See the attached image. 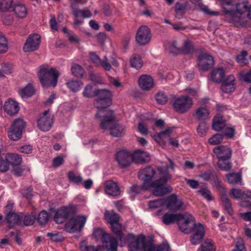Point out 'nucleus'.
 <instances>
[{
    "label": "nucleus",
    "mask_w": 251,
    "mask_h": 251,
    "mask_svg": "<svg viewBox=\"0 0 251 251\" xmlns=\"http://www.w3.org/2000/svg\"><path fill=\"white\" fill-rule=\"evenodd\" d=\"M140 88L144 91H149L154 87V80L152 77L147 75H141L138 80Z\"/></svg>",
    "instance_id": "nucleus-23"
},
{
    "label": "nucleus",
    "mask_w": 251,
    "mask_h": 251,
    "mask_svg": "<svg viewBox=\"0 0 251 251\" xmlns=\"http://www.w3.org/2000/svg\"><path fill=\"white\" fill-rule=\"evenodd\" d=\"M201 247L202 251H215L216 250L213 241L210 239L205 240Z\"/></svg>",
    "instance_id": "nucleus-43"
},
{
    "label": "nucleus",
    "mask_w": 251,
    "mask_h": 251,
    "mask_svg": "<svg viewBox=\"0 0 251 251\" xmlns=\"http://www.w3.org/2000/svg\"><path fill=\"white\" fill-rule=\"evenodd\" d=\"M7 41L5 36L0 32V53L5 52L7 50Z\"/></svg>",
    "instance_id": "nucleus-55"
},
{
    "label": "nucleus",
    "mask_w": 251,
    "mask_h": 251,
    "mask_svg": "<svg viewBox=\"0 0 251 251\" xmlns=\"http://www.w3.org/2000/svg\"><path fill=\"white\" fill-rule=\"evenodd\" d=\"M108 117L100 120V126L102 129H109L110 134L114 137H121L123 136L126 131L125 126L119 124L114 121V116L113 111H107Z\"/></svg>",
    "instance_id": "nucleus-4"
},
{
    "label": "nucleus",
    "mask_w": 251,
    "mask_h": 251,
    "mask_svg": "<svg viewBox=\"0 0 251 251\" xmlns=\"http://www.w3.org/2000/svg\"><path fill=\"white\" fill-rule=\"evenodd\" d=\"M180 214H174L171 212L165 213L161 218L163 224L166 225L172 224L175 222H177Z\"/></svg>",
    "instance_id": "nucleus-31"
},
{
    "label": "nucleus",
    "mask_w": 251,
    "mask_h": 251,
    "mask_svg": "<svg viewBox=\"0 0 251 251\" xmlns=\"http://www.w3.org/2000/svg\"><path fill=\"white\" fill-rule=\"evenodd\" d=\"M185 9V5L181 2H177L175 5L176 12L177 16H181Z\"/></svg>",
    "instance_id": "nucleus-64"
},
{
    "label": "nucleus",
    "mask_w": 251,
    "mask_h": 251,
    "mask_svg": "<svg viewBox=\"0 0 251 251\" xmlns=\"http://www.w3.org/2000/svg\"><path fill=\"white\" fill-rule=\"evenodd\" d=\"M235 77L231 75L226 77V79L223 82L221 90L225 93H231L235 90Z\"/></svg>",
    "instance_id": "nucleus-26"
},
{
    "label": "nucleus",
    "mask_w": 251,
    "mask_h": 251,
    "mask_svg": "<svg viewBox=\"0 0 251 251\" xmlns=\"http://www.w3.org/2000/svg\"><path fill=\"white\" fill-rule=\"evenodd\" d=\"M113 232L117 236L119 240L122 241L123 237L122 226L119 222L111 225Z\"/></svg>",
    "instance_id": "nucleus-42"
},
{
    "label": "nucleus",
    "mask_w": 251,
    "mask_h": 251,
    "mask_svg": "<svg viewBox=\"0 0 251 251\" xmlns=\"http://www.w3.org/2000/svg\"><path fill=\"white\" fill-rule=\"evenodd\" d=\"M47 236L50 238V240L54 242H60L64 240V238L60 233H47Z\"/></svg>",
    "instance_id": "nucleus-61"
},
{
    "label": "nucleus",
    "mask_w": 251,
    "mask_h": 251,
    "mask_svg": "<svg viewBox=\"0 0 251 251\" xmlns=\"http://www.w3.org/2000/svg\"><path fill=\"white\" fill-rule=\"evenodd\" d=\"M214 186L221 193V201L225 209L229 215H231L232 214L231 204L227 198L225 188L223 186L221 182L219 180L215 182Z\"/></svg>",
    "instance_id": "nucleus-16"
},
{
    "label": "nucleus",
    "mask_w": 251,
    "mask_h": 251,
    "mask_svg": "<svg viewBox=\"0 0 251 251\" xmlns=\"http://www.w3.org/2000/svg\"><path fill=\"white\" fill-rule=\"evenodd\" d=\"M169 166L159 167L158 173L151 166L146 167L138 173L139 178L143 181L142 187L145 190L152 189V194L155 196H161L172 191V188L166 183L172 177L168 173L169 169L174 170L173 161L169 159Z\"/></svg>",
    "instance_id": "nucleus-1"
},
{
    "label": "nucleus",
    "mask_w": 251,
    "mask_h": 251,
    "mask_svg": "<svg viewBox=\"0 0 251 251\" xmlns=\"http://www.w3.org/2000/svg\"><path fill=\"white\" fill-rule=\"evenodd\" d=\"M222 7L228 22L236 26L245 25L246 23L245 12H248V17L251 19V5L249 6L248 0H241L237 3L236 5V11L233 10L234 6L231 1L225 0L223 1Z\"/></svg>",
    "instance_id": "nucleus-2"
},
{
    "label": "nucleus",
    "mask_w": 251,
    "mask_h": 251,
    "mask_svg": "<svg viewBox=\"0 0 251 251\" xmlns=\"http://www.w3.org/2000/svg\"><path fill=\"white\" fill-rule=\"evenodd\" d=\"M223 139V135L222 134H216L208 140V142L211 145H216L221 143Z\"/></svg>",
    "instance_id": "nucleus-57"
},
{
    "label": "nucleus",
    "mask_w": 251,
    "mask_h": 251,
    "mask_svg": "<svg viewBox=\"0 0 251 251\" xmlns=\"http://www.w3.org/2000/svg\"><path fill=\"white\" fill-rule=\"evenodd\" d=\"M108 97L102 99L100 98H97L94 101V105L96 108L98 109V112L96 114L97 118H99L100 120L103 118H107L108 117V114H106L107 111H112L105 108L110 106L112 103V100H109Z\"/></svg>",
    "instance_id": "nucleus-10"
},
{
    "label": "nucleus",
    "mask_w": 251,
    "mask_h": 251,
    "mask_svg": "<svg viewBox=\"0 0 251 251\" xmlns=\"http://www.w3.org/2000/svg\"><path fill=\"white\" fill-rule=\"evenodd\" d=\"M68 88L73 92L79 91L82 85V83L78 80H71L67 83Z\"/></svg>",
    "instance_id": "nucleus-44"
},
{
    "label": "nucleus",
    "mask_w": 251,
    "mask_h": 251,
    "mask_svg": "<svg viewBox=\"0 0 251 251\" xmlns=\"http://www.w3.org/2000/svg\"><path fill=\"white\" fill-rule=\"evenodd\" d=\"M193 231L194 234L191 237L190 241L192 244L196 245L203 239L205 234V228L202 224L199 223L195 226Z\"/></svg>",
    "instance_id": "nucleus-22"
},
{
    "label": "nucleus",
    "mask_w": 251,
    "mask_h": 251,
    "mask_svg": "<svg viewBox=\"0 0 251 251\" xmlns=\"http://www.w3.org/2000/svg\"><path fill=\"white\" fill-rule=\"evenodd\" d=\"M247 52L246 51H242L241 53L236 57L237 62L241 65H245L248 63L247 59Z\"/></svg>",
    "instance_id": "nucleus-58"
},
{
    "label": "nucleus",
    "mask_w": 251,
    "mask_h": 251,
    "mask_svg": "<svg viewBox=\"0 0 251 251\" xmlns=\"http://www.w3.org/2000/svg\"><path fill=\"white\" fill-rule=\"evenodd\" d=\"M35 90L32 85L27 84L25 87L19 90V94L22 98L31 97L34 93Z\"/></svg>",
    "instance_id": "nucleus-37"
},
{
    "label": "nucleus",
    "mask_w": 251,
    "mask_h": 251,
    "mask_svg": "<svg viewBox=\"0 0 251 251\" xmlns=\"http://www.w3.org/2000/svg\"><path fill=\"white\" fill-rule=\"evenodd\" d=\"M68 177L70 181L77 184H79L82 181V178L80 175L75 174L73 172L68 173Z\"/></svg>",
    "instance_id": "nucleus-52"
},
{
    "label": "nucleus",
    "mask_w": 251,
    "mask_h": 251,
    "mask_svg": "<svg viewBox=\"0 0 251 251\" xmlns=\"http://www.w3.org/2000/svg\"><path fill=\"white\" fill-rule=\"evenodd\" d=\"M222 131L223 132V135L227 138H232L235 134V129L234 127L229 125H226L225 126Z\"/></svg>",
    "instance_id": "nucleus-53"
},
{
    "label": "nucleus",
    "mask_w": 251,
    "mask_h": 251,
    "mask_svg": "<svg viewBox=\"0 0 251 251\" xmlns=\"http://www.w3.org/2000/svg\"><path fill=\"white\" fill-rule=\"evenodd\" d=\"M209 113L207 108H198L196 111L195 116L199 120H205L209 118Z\"/></svg>",
    "instance_id": "nucleus-40"
},
{
    "label": "nucleus",
    "mask_w": 251,
    "mask_h": 251,
    "mask_svg": "<svg viewBox=\"0 0 251 251\" xmlns=\"http://www.w3.org/2000/svg\"><path fill=\"white\" fill-rule=\"evenodd\" d=\"M116 159L121 167H128L131 162L132 155L129 152L121 151L117 152Z\"/></svg>",
    "instance_id": "nucleus-21"
},
{
    "label": "nucleus",
    "mask_w": 251,
    "mask_h": 251,
    "mask_svg": "<svg viewBox=\"0 0 251 251\" xmlns=\"http://www.w3.org/2000/svg\"><path fill=\"white\" fill-rule=\"evenodd\" d=\"M93 235L97 240L101 239L102 246L95 248L93 246H86L84 243H82L80 245L81 251H103V248L107 251H117L118 243L116 238L100 228L95 229Z\"/></svg>",
    "instance_id": "nucleus-3"
},
{
    "label": "nucleus",
    "mask_w": 251,
    "mask_h": 251,
    "mask_svg": "<svg viewBox=\"0 0 251 251\" xmlns=\"http://www.w3.org/2000/svg\"><path fill=\"white\" fill-rule=\"evenodd\" d=\"M7 222L9 224L10 227L17 224L19 221V217L15 213H10L6 216Z\"/></svg>",
    "instance_id": "nucleus-50"
},
{
    "label": "nucleus",
    "mask_w": 251,
    "mask_h": 251,
    "mask_svg": "<svg viewBox=\"0 0 251 251\" xmlns=\"http://www.w3.org/2000/svg\"><path fill=\"white\" fill-rule=\"evenodd\" d=\"M170 247L168 243H163L159 245L155 246L150 242V244L148 245L146 251H170Z\"/></svg>",
    "instance_id": "nucleus-36"
},
{
    "label": "nucleus",
    "mask_w": 251,
    "mask_h": 251,
    "mask_svg": "<svg viewBox=\"0 0 251 251\" xmlns=\"http://www.w3.org/2000/svg\"><path fill=\"white\" fill-rule=\"evenodd\" d=\"M192 99L187 96H182L176 98L173 103L175 110L180 113L188 111L193 105Z\"/></svg>",
    "instance_id": "nucleus-11"
},
{
    "label": "nucleus",
    "mask_w": 251,
    "mask_h": 251,
    "mask_svg": "<svg viewBox=\"0 0 251 251\" xmlns=\"http://www.w3.org/2000/svg\"><path fill=\"white\" fill-rule=\"evenodd\" d=\"M132 160L137 164H143L149 162L150 160V154L142 150H137L131 154Z\"/></svg>",
    "instance_id": "nucleus-24"
},
{
    "label": "nucleus",
    "mask_w": 251,
    "mask_h": 251,
    "mask_svg": "<svg viewBox=\"0 0 251 251\" xmlns=\"http://www.w3.org/2000/svg\"><path fill=\"white\" fill-rule=\"evenodd\" d=\"M113 94L112 92L107 89H97V93L96 96L98 98H100L101 99H104L107 97H108V99L109 100H112Z\"/></svg>",
    "instance_id": "nucleus-48"
},
{
    "label": "nucleus",
    "mask_w": 251,
    "mask_h": 251,
    "mask_svg": "<svg viewBox=\"0 0 251 251\" xmlns=\"http://www.w3.org/2000/svg\"><path fill=\"white\" fill-rule=\"evenodd\" d=\"M13 0H0V11L6 12L12 8Z\"/></svg>",
    "instance_id": "nucleus-51"
},
{
    "label": "nucleus",
    "mask_w": 251,
    "mask_h": 251,
    "mask_svg": "<svg viewBox=\"0 0 251 251\" xmlns=\"http://www.w3.org/2000/svg\"><path fill=\"white\" fill-rule=\"evenodd\" d=\"M151 34L150 28L146 25L141 26L137 30L135 39L140 45H145L149 43L151 39Z\"/></svg>",
    "instance_id": "nucleus-14"
},
{
    "label": "nucleus",
    "mask_w": 251,
    "mask_h": 251,
    "mask_svg": "<svg viewBox=\"0 0 251 251\" xmlns=\"http://www.w3.org/2000/svg\"><path fill=\"white\" fill-rule=\"evenodd\" d=\"M104 190L105 193L110 196H117L120 194V188L117 183L111 180L105 181Z\"/></svg>",
    "instance_id": "nucleus-27"
},
{
    "label": "nucleus",
    "mask_w": 251,
    "mask_h": 251,
    "mask_svg": "<svg viewBox=\"0 0 251 251\" xmlns=\"http://www.w3.org/2000/svg\"><path fill=\"white\" fill-rule=\"evenodd\" d=\"M148 205L150 209H156L161 206L165 205V200L158 199L156 200L151 201L149 202Z\"/></svg>",
    "instance_id": "nucleus-54"
},
{
    "label": "nucleus",
    "mask_w": 251,
    "mask_h": 251,
    "mask_svg": "<svg viewBox=\"0 0 251 251\" xmlns=\"http://www.w3.org/2000/svg\"><path fill=\"white\" fill-rule=\"evenodd\" d=\"M71 72L74 75L78 77H82L85 72L82 67L78 64H75L72 67Z\"/></svg>",
    "instance_id": "nucleus-49"
},
{
    "label": "nucleus",
    "mask_w": 251,
    "mask_h": 251,
    "mask_svg": "<svg viewBox=\"0 0 251 251\" xmlns=\"http://www.w3.org/2000/svg\"><path fill=\"white\" fill-rule=\"evenodd\" d=\"M194 51V46L192 42L187 39L183 43L180 49V53L188 54L193 53Z\"/></svg>",
    "instance_id": "nucleus-34"
},
{
    "label": "nucleus",
    "mask_w": 251,
    "mask_h": 251,
    "mask_svg": "<svg viewBox=\"0 0 251 251\" xmlns=\"http://www.w3.org/2000/svg\"><path fill=\"white\" fill-rule=\"evenodd\" d=\"M173 127H169L160 133L151 135L152 138L162 148H165L166 140L173 130Z\"/></svg>",
    "instance_id": "nucleus-20"
},
{
    "label": "nucleus",
    "mask_w": 251,
    "mask_h": 251,
    "mask_svg": "<svg viewBox=\"0 0 251 251\" xmlns=\"http://www.w3.org/2000/svg\"><path fill=\"white\" fill-rule=\"evenodd\" d=\"M3 108L5 112L10 116L17 114L20 109L18 102L11 99H8L4 102Z\"/></svg>",
    "instance_id": "nucleus-25"
},
{
    "label": "nucleus",
    "mask_w": 251,
    "mask_h": 251,
    "mask_svg": "<svg viewBox=\"0 0 251 251\" xmlns=\"http://www.w3.org/2000/svg\"><path fill=\"white\" fill-rule=\"evenodd\" d=\"M155 100L157 102L160 104H164L166 103L168 100V98L164 93L159 92L155 95Z\"/></svg>",
    "instance_id": "nucleus-60"
},
{
    "label": "nucleus",
    "mask_w": 251,
    "mask_h": 251,
    "mask_svg": "<svg viewBox=\"0 0 251 251\" xmlns=\"http://www.w3.org/2000/svg\"><path fill=\"white\" fill-rule=\"evenodd\" d=\"M111 65L115 67H118L119 64L117 60L113 57L108 58L104 56L103 60H101L100 66L102 67L103 69L106 71H110L112 69Z\"/></svg>",
    "instance_id": "nucleus-29"
},
{
    "label": "nucleus",
    "mask_w": 251,
    "mask_h": 251,
    "mask_svg": "<svg viewBox=\"0 0 251 251\" xmlns=\"http://www.w3.org/2000/svg\"><path fill=\"white\" fill-rule=\"evenodd\" d=\"M180 230L185 233H190L194 229L196 224L194 218L190 214H180L177 222Z\"/></svg>",
    "instance_id": "nucleus-7"
},
{
    "label": "nucleus",
    "mask_w": 251,
    "mask_h": 251,
    "mask_svg": "<svg viewBox=\"0 0 251 251\" xmlns=\"http://www.w3.org/2000/svg\"><path fill=\"white\" fill-rule=\"evenodd\" d=\"M12 66L10 64L3 63L0 69V77H4L5 75H9L11 73Z\"/></svg>",
    "instance_id": "nucleus-56"
},
{
    "label": "nucleus",
    "mask_w": 251,
    "mask_h": 251,
    "mask_svg": "<svg viewBox=\"0 0 251 251\" xmlns=\"http://www.w3.org/2000/svg\"><path fill=\"white\" fill-rule=\"evenodd\" d=\"M169 51L174 54H178L180 53L181 47L179 46L176 41H173L168 45L167 47Z\"/></svg>",
    "instance_id": "nucleus-45"
},
{
    "label": "nucleus",
    "mask_w": 251,
    "mask_h": 251,
    "mask_svg": "<svg viewBox=\"0 0 251 251\" xmlns=\"http://www.w3.org/2000/svg\"><path fill=\"white\" fill-rule=\"evenodd\" d=\"M13 11L16 16L19 18H24L27 14V9L25 5L22 3H18L14 5Z\"/></svg>",
    "instance_id": "nucleus-33"
},
{
    "label": "nucleus",
    "mask_w": 251,
    "mask_h": 251,
    "mask_svg": "<svg viewBox=\"0 0 251 251\" xmlns=\"http://www.w3.org/2000/svg\"><path fill=\"white\" fill-rule=\"evenodd\" d=\"M228 183L231 185H235L238 183L242 184V176L239 173L232 172L226 175Z\"/></svg>",
    "instance_id": "nucleus-32"
},
{
    "label": "nucleus",
    "mask_w": 251,
    "mask_h": 251,
    "mask_svg": "<svg viewBox=\"0 0 251 251\" xmlns=\"http://www.w3.org/2000/svg\"><path fill=\"white\" fill-rule=\"evenodd\" d=\"M104 218L110 225L119 222V215L113 211L106 210L104 213Z\"/></svg>",
    "instance_id": "nucleus-39"
},
{
    "label": "nucleus",
    "mask_w": 251,
    "mask_h": 251,
    "mask_svg": "<svg viewBox=\"0 0 251 251\" xmlns=\"http://www.w3.org/2000/svg\"><path fill=\"white\" fill-rule=\"evenodd\" d=\"M126 240L129 242L128 247L131 251H138L141 248L146 251L147 246L150 244V242H147L143 236L139 235L136 238L132 233L127 235Z\"/></svg>",
    "instance_id": "nucleus-9"
},
{
    "label": "nucleus",
    "mask_w": 251,
    "mask_h": 251,
    "mask_svg": "<svg viewBox=\"0 0 251 251\" xmlns=\"http://www.w3.org/2000/svg\"><path fill=\"white\" fill-rule=\"evenodd\" d=\"M87 217L83 215L72 216L66 223L65 228L69 233L80 231L84 227Z\"/></svg>",
    "instance_id": "nucleus-6"
},
{
    "label": "nucleus",
    "mask_w": 251,
    "mask_h": 251,
    "mask_svg": "<svg viewBox=\"0 0 251 251\" xmlns=\"http://www.w3.org/2000/svg\"><path fill=\"white\" fill-rule=\"evenodd\" d=\"M226 125L222 116L218 114L214 117L212 124L214 130L216 131L222 130Z\"/></svg>",
    "instance_id": "nucleus-35"
},
{
    "label": "nucleus",
    "mask_w": 251,
    "mask_h": 251,
    "mask_svg": "<svg viewBox=\"0 0 251 251\" xmlns=\"http://www.w3.org/2000/svg\"><path fill=\"white\" fill-rule=\"evenodd\" d=\"M229 194L234 199H251V191L249 190L242 191L239 188H233L230 190Z\"/></svg>",
    "instance_id": "nucleus-28"
},
{
    "label": "nucleus",
    "mask_w": 251,
    "mask_h": 251,
    "mask_svg": "<svg viewBox=\"0 0 251 251\" xmlns=\"http://www.w3.org/2000/svg\"><path fill=\"white\" fill-rule=\"evenodd\" d=\"M198 192L207 201H211L212 197L209 190L206 188H202Z\"/></svg>",
    "instance_id": "nucleus-62"
},
{
    "label": "nucleus",
    "mask_w": 251,
    "mask_h": 251,
    "mask_svg": "<svg viewBox=\"0 0 251 251\" xmlns=\"http://www.w3.org/2000/svg\"><path fill=\"white\" fill-rule=\"evenodd\" d=\"M53 117L49 110H46L40 114L37 120L39 128L43 131H49L52 126Z\"/></svg>",
    "instance_id": "nucleus-12"
},
{
    "label": "nucleus",
    "mask_w": 251,
    "mask_h": 251,
    "mask_svg": "<svg viewBox=\"0 0 251 251\" xmlns=\"http://www.w3.org/2000/svg\"><path fill=\"white\" fill-rule=\"evenodd\" d=\"M48 219V213L46 211L43 210L39 214L37 220L40 224L45 225L47 223Z\"/></svg>",
    "instance_id": "nucleus-59"
},
{
    "label": "nucleus",
    "mask_w": 251,
    "mask_h": 251,
    "mask_svg": "<svg viewBox=\"0 0 251 251\" xmlns=\"http://www.w3.org/2000/svg\"><path fill=\"white\" fill-rule=\"evenodd\" d=\"M75 212V209L72 206L60 207L57 210L54 217V220L56 223L61 224L68 218L73 216Z\"/></svg>",
    "instance_id": "nucleus-13"
},
{
    "label": "nucleus",
    "mask_w": 251,
    "mask_h": 251,
    "mask_svg": "<svg viewBox=\"0 0 251 251\" xmlns=\"http://www.w3.org/2000/svg\"><path fill=\"white\" fill-rule=\"evenodd\" d=\"M225 75V71L222 68H219L214 70L211 73V78L216 83L222 81Z\"/></svg>",
    "instance_id": "nucleus-38"
},
{
    "label": "nucleus",
    "mask_w": 251,
    "mask_h": 251,
    "mask_svg": "<svg viewBox=\"0 0 251 251\" xmlns=\"http://www.w3.org/2000/svg\"><path fill=\"white\" fill-rule=\"evenodd\" d=\"M229 159H221L218 160V167L224 171H229L231 170L232 165Z\"/></svg>",
    "instance_id": "nucleus-47"
},
{
    "label": "nucleus",
    "mask_w": 251,
    "mask_h": 251,
    "mask_svg": "<svg viewBox=\"0 0 251 251\" xmlns=\"http://www.w3.org/2000/svg\"><path fill=\"white\" fill-rule=\"evenodd\" d=\"M239 75L241 79L246 82H251V70L249 71H242Z\"/></svg>",
    "instance_id": "nucleus-63"
},
{
    "label": "nucleus",
    "mask_w": 251,
    "mask_h": 251,
    "mask_svg": "<svg viewBox=\"0 0 251 251\" xmlns=\"http://www.w3.org/2000/svg\"><path fill=\"white\" fill-rule=\"evenodd\" d=\"M183 204L182 201L178 199L176 194H172L165 199V205L169 210L176 211L180 209Z\"/></svg>",
    "instance_id": "nucleus-18"
},
{
    "label": "nucleus",
    "mask_w": 251,
    "mask_h": 251,
    "mask_svg": "<svg viewBox=\"0 0 251 251\" xmlns=\"http://www.w3.org/2000/svg\"><path fill=\"white\" fill-rule=\"evenodd\" d=\"M130 63L131 67L136 69H140L143 65V61L140 55L137 54H134L131 56Z\"/></svg>",
    "instance_id": "nucleus-41"
},
{
    "label": "nucleus",
    "mask_w": 251,
    "mask_h": 251,
    "mask_svg": "<svg viewBox=\"0 0 251 251\" xmlns=\"http://www.w3.org/2000/svg\"><path fill=\"white\" fill-rule=\"evenodd\" d=\"M97 89L94 90L93 87L90 85H86L83 91L82 95L86 98H93L96 96Z\"/></svg>",
    "instance_id": "nucleus-46"
},
{
    "label": "nucleus",
    "mask_w": 251,
    "mask_h": 251,
    "mask_svg": "<svg viewBox=\"0 0 251 251\" xmlns=\"http://www.w3.org/2000/svg\"><path fill=\"white\" fill-rule=\"evenodd\" d=\"M38 76L43 87H55L57 84L59 73L53 68L49 70L42 68L38 72Z\"/></svg>",
    "instance_id": "nucleus-5"
},
{
    "label": "nucleus",
    "mask_w": 251,
    "mask_h": 251,
    "mask_svg": "<svg viewBox=\"0 0 251 251\" xmlns=\"http://www.w3.org/2000/svg\"><path fill=\"white\" fill-rule=\"evenodd\" d=\"M41 37L39 34H33L30 35L23 47L25 52L33 51L37 50L40 44Z\"/></svg>",
    "instance_id": "nucleus-15"
},
{
    "label": "nucleus",
    "mask_w": 251,
    "mask_h": 251,
    "mask_svg": "<svg viewBox=\"0 0 251 251\" xmlns=\"http://www.w3.org/2000/svg\"><path fill=\"white\" fill-rule=\"evenodd\" d=\"M213 156L218 160L221 159H229L231 155V149L226 146L220 145L215 147L213 150Z\"/></svg>",
    "instance_id": "nucleus-19"
},
{
    "label": "nucleus",
    "mask_w": 251,
    "mask_h": 251,
    "mask_svg": "<svg viewBox=\"0 0 251 251\" xmlns=\"http://www.w3.org/2000/svg\"><path fill=\"white\" fill-rule=\"evenodd\" d=\"M25 123L22 119H18L14 121L7 131V136L12 141H18L22 138L23 130Z\"/></svg>",
    "instance_id": "nucleus-8"
},
{
    "label": "nucleus",
    "mask_w": 251,
    "mask_h": 251,
    "mask_svg": "<svg viewBox=\"0 0 251 251\" xmlns=\"http://www.w3.org/2000/svg\"><path fill=\"white\" fill-rule=\"evenodd\" d=\"M5 159L9 164V166H17L20 165L22 162V158L20 154L17 153H7Z\"/></svg>",
    "instance_id": "nucleus-30"
},
{
    "label": "nucleus",
    "mask_w": 251,
    "mask_h": 251,
    "mask_svg": "<svg viewBox=\"0 0 251 251\" xmlns=\"http://www.w3.org/2000/svg\"><path fill=\"white\" fill-rule=\"evenodd\" d=\"M198 65L202 70H207L212 67L214 64V58L207 53H201L198 57Z\"/></svg>",
    "instance_id": "nucleus-17"
}]
</instances>
